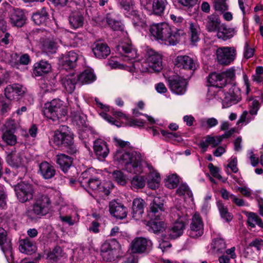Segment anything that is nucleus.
I'll use <instances>...</instances> for the list:
<instances>
[{"label": "nucleus", "mask_w": 263, "mask_h": 263, "mask_svg": "<svg viewBox=\"0 0 263 263\" xmlns=\"http://www.w3.org/2000/svg\"><path fill=\"white\" fill-rule=\"evenodd\" d=\"M40 172L45 179H49L53 177L55 171L53 166L46 161L42 162L39 165Z\"/></svg>", "instance_id": "58836bf2"}, {"label": "nucleus", "mask_w": 263, "mask_h": 263, "mask_svg": "<svg viewBox=\"0 0 263 263\" xmlns=\"http://www.w3.org/2000/svg\"><path fill=\"white\" fill-rule=\"evenodd\" d=\"M263 74V67L257 66L255 69V74L253 75L252 79L254 81L261 82L263 80L261 75Z\"/></svg>", "instance_id": "e2e57ef3"}, {"label": "nucleus", "mask_w": 263, "mask_h": 263, "mask_svg": "<svg viewBox=\"0 0 263 263\" xmlns=\"http://www.w3.org/2000/svg\"><path fill=\"white\" fill-rule=\"evenodd\" d=\"M70 26L77 29L83 26L84 24L83 16L78 12H73L69 17Z\"/></svg>", "instance_id": "49530a36"}, {"label": "nucleus", "mask_w": 263, "mask_h": 263, "mask_svg": "<svg viewBox=\"0 0 263 263\" xmlns=\"http://www.w3.org/2000/svg\"><path fill=\"white\" fill-rule=\"evenodd\" d=\"M163 199L159 197H155L150 204L148 215L150 217L157 216L161 217L164 211Z\"/></svg>", "instance_id": "6ab92c4d"}, {"label": "nucleus", "mask_w": 263, "mask_h": 263, "mask_svg": "<svg viewBox=\"0 0 263 263\" xmlns=\"http://www.w3.org/2000/svg\"><path fill=\"white\" fill-rule=\"evenodd\" d=\"M217 204L221 218L226 221H231L232 219L233 216L228 212L227 208L220 201L217 202Z\"/></svg>", "instance_id": "3c124183"}, {"label": "nucleus", "mask_w": 263, "mask_h": 263, "mask_svg": "<svg viewBox=\"0 0 263 263\" xmlns=\"http://www.w3.org/2000/svg\"><path fill=\"white\" fill-rule=\"evenodd\" d=\"M153 243L152 241L144 237L136 238L131 243L132 252L134 253H142L149 251Z\"/></svg>", "instance_id": "dca6fc26"}, {"label": "nucleus", "mask_w": 263, "mask_h": 263, "mask_svg": "<svg viewBox=\"0 0 263 263\" xmlns=\"http://www.w3.org/2000/svg\"><path fill=\"white\" fill-rule=\"evenodd\" d=\"M145 201L140 198H135L133 202V217L136 220L140 219L144 213Z\"/></svg>", "instance_id": "7c9ffc66"}, {"label": "nucleus", "mask_w": 263, "mask_h": 263, "mask_svg": "<svg viewBox=\"0 0 263 263\" xmlns=\"http://www.w3.org/2000/svg\"><path fill=\"white\" fill-rule=\"evenodd\" d=\"M4 61L12 66H16L18 65V55L16 53L4 52L3 54Z\"/></svg>", "instance_id": "8fccbe9b"}, {"label": "nucleus", "mask_w": 263, "mask_h": 263, "mask_svg": "<svg viewBox=\"0 0 263 263\" xmlns=\"http://www.w3.org/2000/svg\"><path fill=\"white\" fill-rule=\"evenodd\" d=\"M49 18V15L46 9L43 8L40 11H37L32 16V20L36 25L44 24Z\"/></svg>", "instance_id": "37998d69"}, {"label": "nucleus", "mask_w": 263, "mask_h": 263, "mask_svg": "<svg viewBox=\"0 0 263 263\" xmlns=\"http://www.w3.org/2000/svg\"><path fill=\"white\" fill-rule=\"evenodd\" d=\"M93 148L95 154L99 159L105 158L109 152L106 142L101 139L94 141Z\"/></svg>", "instance_id": "393cba45"}, {"label": "nucleus", "mask_w": 263, "mask_h": 263, "mask_svg": "<svg viewBox=\"0 0 263 263\" xmlns=\"http://www.w3.org/2000/svg\"><path fill=\"white\" fill-rule=\"evenodd\" d=\"M77 82V76L74 74L68 75L62 79L63 86L69 93H71L74 91Z\"/></svg>", "instance_id": "79ce46f5"}, {"label": "nucleus", "mask_w": 263, "mask_h": 263, "mask_svg": "<svg viewBox=\"0 0 263 263\" xmlns=\"http://www.w3.org/2000/svg\"><path fill=\"white\" fill-rule=\"evenodd\" d=\"M73 135L69 131L68 127L63 126L60 130L55 132L53 136V142L58 146H67L73 142Z\"/></svg>", "instance_id": "ddd939ff"}, {"label": "nucleus", "mask_w": 263, "mask_h": 263, "mask_svg": "<svg viewBox=\"0 0 263 263\" xmlns=\"http://www.w3.org/2000/svg\"><path fill=\"white\" fill-rule=\"evenodd\" d=\"M177 193L179 196L186 195L189 198H191V200L193 201V195L192 191L190 190L188 185L185 183H181L177 190Z\"/></svg>", "instance_id": "603ef678"}, {"label": "nucleus", "mask_w": 263, "mask_h": 263, "mask_svg": "<svg viewBox=\"0 0 263 263\" xmlns=\"http://www.w3.org/2000/svg\"><path fill=\"white\" fill-rule=\"evenodd\" d=\"M221 137L219 136H212L208 135L204 140L201 141L199 143V146L202 149V152H205L209 145L212 147H216L221 143Z\"/></svg>", "instance_id": "c756f323"}, {"label": "nucleus", "mask_w": 263, "mask_h": 263, "mask_svg": "<svg viewBox=\"0 0 263 263\" xmlns=\"http://www.w3.org/2000/svg\"><path fill=\"white\" fill-rule=\"evenodd\" d=\"M63 256V251L60 247H55L52 251L48 254V258L54 261H58Z\"/></svg>", "instance_id": "6e6d98bb"}, {"label": "nucleus", "mask_w": 263, "mask_h": 263, "mask_svg": "<svg viewBox=\"0 0 263 263\" xmlns=\"http://www.w3.org/2000/svg\"><path fill=\"white\" fill-rule=\"evenodd\" d=\"M169 88L174 93L183 95L186 91L187 82L178 75L171 76L168 78Z\"/></svg>", "instance_id": "4468645a"}, {"label": "nucleus", "mask_w": 263, "mask_h": 263, "mask_svg": "<svg viewBox=\"0 0 263 263\" xmlns=\"http://www.w3.org/2000/svg\"><path fill=\"white\" fill-rule=\"evenodd\" d=\"M56 157L57 164L61 169L66 173L72 165V158L64 154H59Z\"/></svg>", "instance_id": "4c0bfd02"}, {"label": "nucleus", "mask_w": 263, "mask_h": 263, "mask_svg": "<svg viewBox=\"0 0 263 263\" xmlns=\"http://www.w3.org/2000/svg\"><path fill=\"white\" fill-rule=\"evenodd\" d=\"M111 182H100L97 185L96 189L99 192H102L105 195H108L110 193V187L109 186Z\"/></svg>", "instance_id": "13d9d810"}, {"label": "nucleus", "mask_w": 263, "mask_h": 263, "mask_svg": "<svg viewBox=\"0 0 263 263\" xmlns=\"http://www.w3.org/2000/svg\"><path fill=\"white\" fill-rule=\"evenodd\" d=\"M249 246L255 248L257 251H260L263 247V240L260 238H256L251 241Z\"/></svg>", "instance_id": "774afa93"}, {"label": "nucleus", "mask_w": 263, "mask_h": 263, "mask_svg": "<svg viewBox=\"0 0 263 263\" xmlns=\"http://www.w3.org/2000/svg\"><path fill=\"white\" fill-rule=\"evenodd\" d=\"M51 65L47 61L41 60L33 65V73L36 77L42 76L51 71Z\"/></svg>", "instance_id": "a878e982"}, {"label": "nucleus", "mask_w": 263, "mask_h": 263, "mask_svg": "<svg viewBox=\"0 0 263 263\" xmlns=\"http://www.w3.org/2000/svg\"><path fill=\"white\" fill-rule=\"evenodd\" d=\"M50 204L48 196L39 195L34 197L31 206L26 210V215L31 220L46 215L49 212Z\"/></svg>", "instance_id": "39448f33"}, {"label": "nucleus", "mask_w": 263, "mask_h": 263, "mask_svg": "<svg viewBox=\"0 0 263 263\" xmlns=\"http://www.w3.org/2000/svg\"><path fill=\"white\" fill-rule=\"evenodd\" d=\"M7 195L4 186L0 185V209H4L6 206Z\"/></svg>", "instance_id": "680f3d73"}, {"label": "nucleus", "mask_w": 263, "mask_h": 263, "mask_svg": "<svg viewBox=\"0 0 263 263\" xmlns=\"http://www.w3.org/2000/svg\"><path fill=\"white\" fill-rule=\"evenodd\" d=\"M240 71L241 69L239 67L233 66L222 71V73L226 80V83L228 81H233L236 78V73H238Z\"/></svg>", "instance_id": "de8ad7c7"}, {"label": "nucleus", "mask_w": 263, "mask_h": 263, "mask_svg": "<svg viewBox=\"0 0 263 263\" xmlns=\"http://www.w3.org/2000/svg\"><path fill=\"white\" fill-rule=\"evenodd\" d=\"M106 21L108 25L114 30H119L122 29V25L119 21H116L112 18L109 14H107L106 17Z\"/></svg>", "instance_id": "4d7b16f0"}, {"label": "nucleus", "mask_w": 263, "mask_h": 263, "mask_svg": "<svg viewBox=\"0 0 263 263\" xmlns=\"http://www.w3.org/2000/svg\"><path fill=\"white\" fill-rule=\"evenodd\" d=\"M214 7L215 10L221 12L226 10L228 8L226 0H214Z\"/></svg>", "instance_id": "052dcab7"}, {"label": "nucleus", "mask_w": 263, "mask_h": 263, "mask_svg": "<svg viewBox=\"0 0 263 263\" xmlns=\"http://www.w3.org/2000/svg\"><path fill=\"white\" fill-rule=\"evenodd\" d=\"M36 246L29 238H27L20 241L19 250L26 254H31L36 251Z\"/></svg>", "instance_id": "ea45409f"}, {"label": "nucleus", "mask_w": 263, "mask_h": 263, "mask_svg": "<svg viewBox=\"0 0 263 263\" xmlns=\"http://www.w3.org/2000/svg\"><path fill=\"white\" fill-rule=\"evenodd\" d=\"M9 19L13 26L22 27L25 23V16L23 12L18 9L10 11Z\"/></svg>", "instance_id": "cd10ccee"}, {"label": "nucleus", "mask_w": 263, "mask_h": 263, "mask_svg": "<svg viewBox=\"0 0 263 263\" xmlns=\"http://www.w3.org/2000/svg\"><path fill=\"white\" fill-rule=\"evenodd\" d=\"M149 31L156 40L169 46L176 45L185 34L182 29L172 30L171 26L166 23L154 24L150 26Z\"/></svg>", "instance_id": "7ed1b4c3"}, {"label": "nucleus", "mask_w": 263, "mask_h": 263, "mask_svg": "<svg viewBox=\"0 0 263 263\" xmlns=\"http://www.w3.org/2000/svg\"><path fill=\"white\" fill-rule=\"evenodd\" d=\"M150 218L151 220L147 224L149 227V231H152L155 233H158L165 230L166 224L163 220V216H161V217L154 216Z\"/></svg>", "instance_id": "5701e85b"}, {"label": "nucleus", "mask_w": 263, "mask_h": 263, "mask_svg": "<svg viewBox=\"0 0 263 263\" xmlns=\"http://www.w3.org/2000/svg\"><path fill=\"white\" fill-rule=\"evenodd\" d=\"M60 220L69 226H73L75 223L77 222L79 220V215L75 211L70 210V212L67 215L60 214L59 216Z\"/></svg>", "instance_id": "c03bdc74"}, {"label": "nucleus", "mask_w": 263, "mask_h": 263, "mask_svg": "<svg viewBox=\"0 0 263 263\" xmlns=\"http://www.w3.org/2000/svg\"><path fill=\"white\" fill-rule=\"evenodd\" d=\"M260 98L259 97H255L252 99H250L249 101H251L250 104L251 109L249 111L250 114L252 115H256L259 108V100Z\"/></svg>", "instance_id": "5fc2aeb1"}, {"label": "nucleus", "mask_w": 263, "mask_h": 263, "mask_svg": "<svg viewBox=\"0 0 263 263\" xmlns=\"http://www.w3.org/2000/svg\"><path fill=\"white\" fill-rule=\"evenodd\" d=\"M226 247L224 240L221 238L214 239L211 244V250L215 254H224Z\"/></svg>", "instance_id": "a19ab883"}, {"label": "nucleus", "mask_w": 263, "mask_h": 263, "mask_svg": "<svg viewBox=\"0 0 263 263\" xmlns=\"http://www.w3.org/2000/svg\"><path fill=\"white\" fill-rule=\"evenodd\" d=\"M41 44L42 50L47 54L55 53L57 50V42L54 41L53 38L42 39Z\"/></svg>", "instance_id": "2f4dec72"}, {"label": "nucleus", "mask_w": 263, "mask_h": 263, "mask_svg": "<svg viewBox=\"0 0 263 263\" xmlns=\"http://www.w3.org/2000/svg\"><path fill=\"white\" fill-rule=\"evenodd\" d=\"M77 80L82 84L91 83L96 80V76L93 70L90 68H86L80 74L77 76Z\"/></svg>", "instance_id": "c9c22d12"}, {"label": "nucleus", "mask_w": 263, "mask_h": 263, "mask_svg": "<svg viewBox=\"0 0 263 263\" xmlns=\"http://www.w3.org/2000/svg\"><path fill=\"white\" fill-rule=\"evenodd\" d=\"M206 30L209 32H215L221 25L219 16L216 14L208 15L204 22Z\"/></svg>", "instance_id": "b1692460"}, {"label": "nucleus", "mask_w": 263, "mask_h": 263, "mask_svg": "<svg viewBox=\"0 0 263 263\" xmlns=\"http://www.w3.org/2000/svg\"><path fill=\"white\" fill-rule=\"evenodd\" d=\"M174 222L168 230V235L171 239H175L180 237L185 229L186 218L183 211L178 208L174 209L171 213Z\"/></svg>", "instance_id": "6e6552de"}, {"label": "nucleus", "mask_w": 263, "mask_h": 263, "mask_svg": "<svg viewBox=\"0 0 263 263\" xmlns=\"http://www.w3.org/2000/svg\"><path fill=\"white\" fill-rule=\"evenodd\" d=\"M109 210L110 214L117 219H122L127 216L126 207L116 200H113L109 202Z\"/></svg>", "instance_id": "a211bd4d"}, {"label": "nucleus", "mask_w": 263, "mask_h": 263, "mask_svg": "<svg viewBox=\"0 0 263 263\" xmlns=\"http://www.w3.org/2000/svg\"><path fill=\"white\" fill-rule=\"evenodd\" d=\"M113 140L115 145L121 148L117 151L114 155V160L124 164L130 173L137 175L133 177V181H145L143 176L138 175L142 171L140 154L134 151H126V148L129 147V142L117 137H115Z\"/></svg>", "instance_id": "f257e3e1"}, {"label": "nucleus", "mask_w": 263, "mask_h": 263, "mask_svg": "<svg viewBox=\"0 0 263 263\" xmlns=\"http://www.w3.org/2000/svg\"><path fill=\"white\" fill-rule=\"evenodd\" d=\"M247 216V223L251 228H254L256 225H257L260 228H263V222L258 215L253 212H245Z\"/></svg>", "instance_id": "a18cd8bd"}, {"label": "nucleus", "mask_w": 263, "mask_h": 263, "mask_svg": "<svg viewBox=\"0 0 263 263\" xmlns=\"http://www.w3.org/2000/svg\"><path fill=\"white\" fill-rule=\"evenodd\" d=\"M187 232L189 235L194 238L200 237L203 234V222L198 213H195L193 216Z\"/></svg>", "instance_id": "2eb2a0df"}, {"label": "nucleus", "mask_w": 263, "mask_h": 263, "mask_svg": "<svg viewBox=\"0 0 263 263\" xmlns=\"http://www.w3.org/2000/svg\"><path fill=\"white\" fill-rule=\"evenodd\" d=\"M67 107L59 99H54L45 103L43 113L47 118L53 121H59L67 115Z\"/></svg>", "instance_id": "423d86ee"}, {"label": "nucleus", "mask_w": 263, "mask_h": 263, "mask_svg": "<svg viewBox=\"0 0 263 263\" xmlns=\"http://www.w3.org/2000/svg\"><path fill=\"white\" fill-rule=\"evenodd\" d=\"M151 130L152 134L154 136L158 135L160 132L162 136L167 140L177 141L178 142H180L182 141V137L178 133L168 132L156 127H153L151 128Z\"/></svg>", "instance_id": "473e14b6"}, {"label": "nucleus", "mask_w": 263, "mask_h": 263, "mask_svg": "<svg viewBox=\"0 0 263 263\" xmlns=\"http://www.w3.org/2000/svg\"><path fill=\"white\" fill-rule=\"evenodd\" d=\"M218 93L219 95H222V105L226 108L237 103L241 99L240 90L236 85L232 86L228 91L219 90Z\"/></svg>", "instance_id": "9d476101"}, {"label": "nucleus", "mask_w": 263, "mask_h": 263, "mask_svg": "<svg viewBox=\"0 0 263 263\" xmlns=\"http://www.w3.org/2000/svg\"><path fill=\"white\" fill-rule=\"evenodd\" d=\"M208 168L211 174L213 177L218 179H220L221 178V176L220 174V170L218 167L214 166L213 164L211 163L208 164Z\"/></svg>", "instance_id": "0e129e2a"}, {"label": "nucleus", "mask_w": 263, "mask_h": 263, "mask_svg": "<svg viewBox=\"0 0 263 263\" xmlns=\"http://www.w3.org/2000/svg\"><path fill=\"white\" fill-rule=\"evenodd\" d=\"M175 65L178 68L193 70L195 68L193 60L187 55H178L175 60Z\"/></svg>", "instance_id": "bb28decb"}, {"label": "nucleus", "mask_w": 263, "mask_h": 263, "mask_svg": "<svg viewBox=\"0 0 263 263\" xmlns=\"http://www.w3.org/2000/svg\"><path fill=\"white\" fill-rule=\"evenodd\" d=\"M167 4L166 0H154L152 9L147 10L148 14H155L161 16L164 13L165 7Z\"/></svg>", "instance_id": "72a5a7b5"}, {"label": "nucleus", "mask_w": 263, "mask_h": 263, "mask_svg": "<svg viewBox=\"0 0 263 263\" xmlns=\"http://www.w3.org/2000/svg\"><path fill=\"white\" fill-rule=\"evenodd\" d=\"M95 101L98 106L103 110L99 112V115L101 117L111 124L115 125L118 127L121 126V123L118 120L114 119V118L107 114L106 111H109V107L103 104L97 98L95 99Z\"/></svg>", "instance_id": "f704fd0d"}, {"label": "nucleus", "mask_w": 263, "mask_h": 263, "mask_svg": "<svg viewBox=\"0 0 263 263\" xmlns=\"http://www.w3.org/2000/svg\"><path fill=\"white\" fill-rule=\"evenodd\" d=\"M215 53L217 63L221 65L228 66L235 59L236 51L233 47H222L217 48Z\"/></svg>", "instance_id": "9b49d317"}, {"label": "nucleus", "mask_w": 263, "mask_h": 263, "mask_svg": "<svg viewBox=\"0 0 263 263\" xmlns=\"http://www.w3.org/2000/svg\"><path fill=\"white\" fill-rule=\"evenodd\" d=\"M101 252L104 260L107 261H114L121 255V247L116 239H112L102 246Z\"/></svg>", "instance_id": "1a4fd4ad"}, {"label": "nucleus", "mask_w": 263, "mask_h": 263, "mask_svg": "<svg viewBox=\"0 0 263 263\" xmlns=\"http://www.w3.org/2000/svg\"><path fill=\"white\" fill-rule=\"evenodd\" d=\"M126 124L130 126L142 127L145 123V120L141 119H128Z\"/></svg>", "instance_id": "69168bd1"}, {"label": "nucleus", "mask_w": 263, "mask_h": 263, "mask_svg": "<svg viewBox=\"0 0 263 263\" xmlns=\"http://www.w3.org/2000/svg\"><path fill=\"white\" fill-rule=\"evenodd\" d=\"M117 50L122 56L123 60L128 65H124L112 60L108 62V65L111 68L124 69L129 71L135 76V70L134 68V60L137 57V51L132 48L129 44H122L117 47Z\"/></svg>", "instance_id": "20e7f679"}, {"label": "nucleus", "mask_w": 263, "mask_h": 263, "mask_svg": "<svg viewBox=\"0 0 263 263\" xmlns=\"http://www.w3.org/2000/svg\"><path fill=\"white\" fill-rule=\"evenodd\" d=\"M14 191L18 201L25 203L33 198L34 189L28 182H19L14 186Z\"/></svg>", "instance_id": "f8f14e48"}, {"label": "nucleus", "mask_w": 263, "mask_h": 263, "mask_svg": "<svg viewBox=\"0 0 263 263\" xmlns=\"http://www.w3.org/2000/svg\"><path fill=\"white\" fill-rule=\"evenodd\" d=\"M237 160L236 157H231L228 164V168H230L234 173H236L238 169L237 167Z\"/></svg>", "instance_id": "338daca9"}, {"label": "nucleus", "mask_w": 263, "mask_h": 263, "mask_svg": "<svg viewBox=\"0 0 263 263\" xmlns=\"http://www.w3.org/2000/svg\"><path fill=\"white\" fill-rule=\"evenodd\" d=\"M0 247L5 257L12 256V247L10 240L7 237V232L0 227Z\"/></svg>", "instance_id": "412c9836"}, {"label": "nucleus", "mask_w": 263, "mask_h": 263, "mask_svg": "<svg viewBox=\"0 0 263 263\" xmlns=\"http://www.w3.org/2000/svg\"><path fill=\"white\" fill-rule=\"evenodd\" d=\"M78 55L77 53L70 51L63 55L60 60V64L66 70L73 68L76 65Z\"/></svg>", "instance_id": "aec40b11"}, {"label": "nucleus", "mask_w": 263, "mask_h": 263, "mask_svg": "<svg viewBox=\"0 0 263 263\" xmlns=\"http://www.w3.org/2000/svg\"><path fill=\"white\" fill-rule=\"evenodd\" d=\"M119 3L124 14L132 20L135 26L145 28L147 26L145 16L137 11L134 0H119Z\"/></svg>", "instance_id": "0eeeda50"}, {"label": "nucleus", "mask_w": 263, "mask_h": 263, "mask_svg": "<svg viewBox=\"0 0 263 263\" xmlns=\"http://www.w3.org/2000/svg\"><path fill=\"white\" fill-rule=\"evenodd\" d=\"M216 32H217V37L223 41H227L232 38L235 33L234 29L229 28L223 24L220 25Z\"/></svg>", "instance_id": "e433bc0d"}, {"label": "nucleus", "mask_w": 263, "mask_h": 263, "mask_svg": "<svg viewBox=\"0 0 263 263\" xmlns=\"http://www.w3.org/2000/svg\"><path fill=\"white\" fill-rule=\"evenodd\" d=\"M95 174V170L89 169L82 174L81 177L83 179H86L87 181H98V179L96 177L93 176Z\"/></svg>", "instance_id": "bf43d9fd"}, {"label": "nucleus", "mask_w": 263, "mask_h": 263, "mask_svg": "<svg viewBox=\"0 0 263 263\" xmlns=\"http://www.w3.org/2000/svg\"><path fill=\"white\" fill-rule=\"evenodd\" d=\"M95 56L98 59H105L110 53V49L107 44L101 42H96L92 48Z\"/></svg>", "instance_id": "4be33fe9"}, {"label": "nucleus", "mask_w": 263, "mask_h": 263, "mask_svg": "<svg viewBox=\"0 0 263 263\" xmlns=\"http://www.w3.org/2000/svg\"><path fill=\"white\" fill-rule=\"evenodd\" d=\"M190 41L195 44L199 41V27L198 25L191 23L190 24Z\"/></svg>", "instance_id": "09e8293b"}, {"label": "nucleus", "mask_w": 263, "mask_h": 263, "mask_svg": "<svg viewBox=\"0 0 263 263\" xmlns=\"http://www.w3.org/2000/svg\"><path fill=\"white\" fill-rule=\"evenodd\" d=\"M208 82L212 86L222 88L226 86V80L222 72H213L208 77Z\"/></svg>", "instance_id": "c85d7f7f"}, {"label": "nucleus", "mask_w": 263, "mask_h": 263, "mask_svg": "<svg viewBox=\"0 0 263 263\" xmlns=\"http://www.w3.org/2000/svg\"><path fill=\"white\" fill-rule=\"evenodd\" d=\"M26 89L19 84L8 85L5 89V95L9 100H17L25 93Z\"/></svg>", "instance_id": "f3484780"}, {"label": "nucleus", "mask_w": 263, "mask_h": 263, "mask_svg": "<svg viewBox=\"0 0 263 263\" xmlns=\"http://www.w3.org/2000/svg\"><path fill=\"white\" fill-rule=\"evenodd\" d=\"M137 55L134 60V68L135 70V77L141 73L149 72L151 70L160 71L163 68L162 55L158 52L146 48L144 49L140 55Z\"/></svg>", "instance_id": "f03ea898"}, {"label": "nucleus", "mask_w": 263, "mask_h": 263, "mask_svg": "<svg viewBox=\"0 0 263 263\" xmlns=\"http://www.w3.org/2000/svg\"><path fill=\"white\" fill-rule=\"evenodd\" d=\"M3 140L8 145H13L16 143V137L11 130L6 131L2 137Z\"/></svg>", "instance_id": "864d4df0"}]
</instances>
